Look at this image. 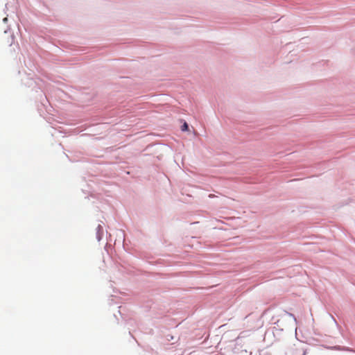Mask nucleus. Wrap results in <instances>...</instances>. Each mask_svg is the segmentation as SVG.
Instances as JSON below:
<instances>
[{
  "label": "nucleus",
  "instance_id": "obj_1",
  "mask_svg": "<svg viewBox=\"0 0 355 355\" xmlns=\"http://www.w3.org/2000/svg\"><path fill=\"white\" fill-rule=\"evenodd\" d=\"M188 124L187 123H184V125L182 126V130L186 131L188 130Z\"/></svg>",
  "mask_w": 355,
  "mask_h": 355
},
{
  "label": "nucleus",
  "instance_id": "obj_2",
  "mask_svg": "<svg viewBox=\"0 0 355 355\" xmlns=\"http://www.w3.org/2000/svg\"><path fill=\"white\" fill-rule=\"evenodd\" d=\"M209 198H214V194H209Z\"/></svg>",
  "mask_w": 355,
  "mask_h": 355
}]
</instances>
